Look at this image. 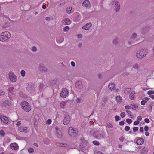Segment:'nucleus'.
<instances>
[{"mask_svg": "<svg viewBox=\"0 0 154 154\" xmlns=\"http://www.w3.org/2000/svg\"><path fill=\"white\" fill-rule=\"evenodd\" d=\"M142 117L141 116H138L137 118V120H138L137 121H141V120H142Z\"/></svg>", "mask_w": 154, "mask_h": 154, "instance_id": "58", "label": "nucleus"}, {"mask_svg": "<svg viewBox=\"0 0 154 154\" xmlns=\"http://www.w3.org/2000/svg\"><path fill=\"white\" fill-rule=\"evenodd\" d=\"M140 131L141 133L143 132V127H140Z\"/></svg>", "mask_w": 154, "mask_h": 154, "instance_id": "57", "label": "nucleus"}, {"mask_svg": "<svg viewBox=\"0 0 154 154\" xmlns=\"http://www.w3.org/2000/svg\"><path fill=\"white\" fill-rule=\"evenodd\" d=\"M116 120V121H118L120 120V118L119 116H116L115 117Z\"/></svg>", "mask_w": 154, "mask_h": 154, "instance_id": "47", "label": "nucleus"}, {"mask_svg": "<svg viewBox=\"0 0 154 154\" xmlns=\"http://www.w3.org/2000/svg\"><path fill=\"white\" fill-rule=\"evenodd\" d=\"M135 92L134 91H132L130 94V98L131 100L134 99V98L135 96Z\"/></svg>", "mask_w": 154, "mask_h": 154, "instance_id": "21", "label": "nucleus"}, {"mask_svg": "<svg viewBox=\"0 0 154 154\" xmlns=\"http://www.w3.org/2000/svg\"><path fill=\"white\" fill-rule=\"evenodd\" d=\"M0 134L1 135L3 136L5 135V133L3 131L1 130L0 131Z\"/></svg>", "mask_w": 154, "mask_h": 154, "instance_id": "44", "label": "nucleus"}, {"mask_svg": "<svg viewBox=\"0 0 154 154\" xmlns=\"http://www.w3.org/2000/svg\"><path fill=\"white\" fill-rule=\"evenodd\" d=\"M22 108L24 111L28 112L31 110V107L29 104L26 101H22L21 104Z\"/></svg>", "mask_w": 154, "mask_h": 154, "instance_id": "2", "label": "nucleus"}, {"mask_svg": "<svg viewBox=\"0 0 154 154\" xmlns=\"http://www.w3.org/2000/svg\"><path fill=\"white\" fill-rule=\"evenodd\" d=\"M0 118L1 121L4 123L7 124L8 122V118L5 116H0Z\"/></svg>", "mask_w": 154, "mask_h": 154, "instance_id": "11", "label": "nucleus"}, {"mask_svg": "<svg viewBox=\"0 0 154 154\" xmlns=\"http://www.w3.org/2000/svg\"><path fill=\"white\" fill-rule=\"evenodd\" d=\"M65 104L66 103L65 102H62L60 103V106L61 108H64Z\"/></svg>", "mask_w": 154, "mask_h": 154, "instance_id": "29", "label": "nucleus"}, {"mask_svg": "<svg viewBox=\"0 0 154 154\" xmlns=\"http://www.w3.org/2000/svg\"><path fill=\"white\" fill-rule=\"evenodd\" d=\"M10 147L13 150H16L18 147L17 144L15 143H13L10 145Z\"/></svg>", "mask_w": 154, "mask_h": 154, "instance_id": "13", "label": "nucleus"}, {"mask_svg": "<svg viewBox=\"0 0 154 154\" xmlns=\"http://www.w3.org/2000/svg\"><path fill=\"white\" fill-rule=\"evenodd\" d=\"M5 94V93L2 90H0V95H4Z\"/></svg>", "mask_w": 154, "mask_h": 154, "instance_id": "53", "label": "nucleus"}, {"mask_svg": "<svg viewBox=\"0 0 154 154\" xmlns=\"http://www.w3.org/2000/svg\"><path fill=\"white\" fill-rule=\"evenodd\" d=\"M138 130V128L137 127H134L133 128V131L135 132Z\"/></svg>", "mask_w": 154, "mask_h": 154, "instance_id": "48", "label": "nucleus"}, {"mask_svg": "<svg viewBox=\"0 0 154 154\" xmlns=\"http://www.w3.org/2000/svg\"><path fill=\"white\" fill-rule=\"evenodd\" d=\"M57 42L58 43H61L63 41L64 39L63 38H61L60 40L57 39Z\"/></svg>", "mask_w": 154, "mask_h": 154, "instance_id": "36", "label": "nucleus"}, {"mask_svg": "<svg viewBox=\"0 0 154 154\" xmlns=\"http://www.w3.org/2000/svg\"><path fill=\"white\" fill-rule=\"evenodd\" d=\"M68 90L66 88L62 90V92L60 94V96L62 97L66 98L68 94Z\"/></svg>", "mask_w": 154, "mask_h": 154, "instance_id": "8", "label": "nucleus"}, {"mask_svg": "<svg viewBox=\"0 0 154 154\" xmlns=\"http://www.w3.org/2000/svg\"><path fill=\"white\" fill-rule=\"evenodd\" d=\"M71 65L73 67H74L75 65V63L73 61H72L71 63Z\"/></svg>", "mask_w": 154, "mask_h": 154, "instance_id": "60", "label": "nucleus"}, {"mask_svg": "<svg viewBox=\"0 0 154 154\" xmlns=\"http://www.w3.org/2000/svg\"><path fill=\"white\" fill-rule=\"evenodd\" d=\"M139 66V65L138 64L136 63L134 65L133 67H138Z\"/></svg>", "mask_w": 154, "mask_h": 154, "instance_id": "63", "label": "nucleus"}, {"mask_svg": "<svg viewBox=\"0 0 154 154\" xmlns=\"http://www.w3.org/2000/svg\"><path fill=\"white\" fill-rule=\"evenodd\" d=\"M126 112L128 114H129L130 116H132L133 115L132 114V113L131 112L129 111L126 110Z\"/></svg>", "mask_w": 154, "mask_h": 154, "instance_id": "49", "label": "nucleus"}, {"mask_svg": "<svg viewBox=\"0 0 154 154\" xmlns=\"http://www.w3.org/2000/svg\"><path fill=\"white\" fill-rule=\"evenodd\" d=\"M126 121L128 124H131L132 123V120L130 119H126Z\"/></svg>", "mask_w": 154, "mask_h": 154, "instance_id": "33", "label": "nucleus"}, {"mask_svg": "<svg viewBox=\"0 0 154 154\" xmlns=\"http://www.w3.org/2000/svg\"><path fill=\"white\" fill-rule=\"evenodd\" d=\"M95 137L96 138L98 139H100L101 137L103 138V136L101 134H100L98 135H96L95 136Z\"/></svg>", "mask_w": 154, "mask_h": 154, "instance_id": "26", "label": "nucleus"}, {"mask_svg": "<svg viewBox=\"0 0 154 154\" xmlns=\"http://www.w3.org/2000/svg\"><path fill=\"white\" fill-rule=\"evenodd\" d=\"M64 24L65 25H69L71 23L70 20L68 18H65L64 20Z\"/></svg>", "mask_w": 154, "mask_h": 154, "instance_id": "19", "label": "nucleus"}, {"mask_svg": "<svg viewBox=\"0 0 154 154\" xmlns=\"http://www.w3.org/2000/svg\"><path fill=\"white\" fill-rule=\"evenodd\" d=\"M139 123V122L138 121H135L134 123V125H137Z\"/></svg>", "mask_w": 154, "mask_h": 154, "instance_id": "51", "label": "nucleus"}, {"mask_svg": "<svg viewBox=\"0 0 154 154\" xmlns=\"http://www.w3.org/2000/svg\"><path fill=\"white\" fill-rule=\"evenodd\" d=\"M92 143L95 145H98L100 144L99 142L97 141H94Z\"/></svg>", "mask_w": 154, "mask_h": 154, "instance_id": "34", "label": "nucleus"}, {"mask_svg": "<svg viewBox=\"0 0 154 154\" xmlns=\"http://www.w3.org/2000/svg\"><path fill=\"white\" fill-rule=\"evenodd\" d=\"M124 124V122L123 121H122L119 122V124L120 125H123Z\"/></svg>", "mask_w": 154, "mask_h": 154, "instance_id": "52", "label": "nucleus"}, {"mask_svg": "<svg viewBox=\"0 0 154 154\" xmlns=\"http://www.w3.org/2000/svg\"><path fill=\"white\" fill-rule=\"evenodd\" d=\"M67 13L68 14H70L74 11V10L72 9L71 7H69L66 9Z\"/></svg>", "mask_w": 154, "mask_h": 154, "instance_id": "20", "label": "nucleus"}, {"mask_svg": "<svg viewBox=\"0 0 154 154\" xmlns=\"http://www.w3.org/2000/svg\"><path fill=\"white\" fill-rule=\"evenodd\" d=\"M114 6L115 7V10L116 12H118L120 8L119 4V2L116 1L115 4Z\"/></svg>", "mask_w": 154, "mask_h": 154, "instance_id": "14", "label": "nucleus"}, {"mask_svg": "<svg viewBox=\"0 0 154 154\" xmlns=\"http://www.w3.org/2000/svg\"><path fill=\"white\" fill-rule=\"evenodd\" d=\"M21 124V122L20 121H18L16 124V125L17 126H19Z\"/></svg>", "mask_w": 154, "mask_h": 154, "instance_id": "56", "label": "nucleus"}, {"mask_svg": "<svg viewBox=\"0 0 154 154\" xmlns=\"http://www.w3.org/2000/svg\"><path fill=\"white\" fill-rule=\"evenodd\" d=\"M144 142V140L142 138L138 139L136 141V143L138 145L142 144Z\"/></svg>", "mask_w": 154, "mask_h": 154, "instance_id": "17", "label": "nucleus"}, {"mask_svg": "<svg viewBox=\"0 0 154 154\" xmlns=\"http://www.w3.org/2000/svg\"><path fill=\"white\" fill-rule=\"evenodd\" d=\"M57 146L59 147H66L67 146L66 143H58L57 144Z\"/></svg>", "mask_w": 154, "mask_h": 154, "instance_id": "23", "label": "nucleus"}, {"mask_svg": "<svg viewBox=\"0 0 154 154\" xmlns=\"http://www.w3.org/2000/svg\"><path fill=\"white\" fill-rule=\"evenodd\" d=\"M82 5L88 8H90L91 7V4L88 0H85L82 3Z\"/></svg>", "mask_w": 154, "mask_h": 154, "instance_id": "9", "label": "nucleus"}, {"mask_svg": "<svg viewBox=\"0 0 154 154\" xmlns=\"http://www.w3.org/2000/svg\"><path fill=\"white\" fill-rule=\"evenodd\" d=\"M51 120L50 119L48 120L46 122V124H50L51 123Z\"/></svg>", "mask_w": 154, "mask_h": 154, "instance_id": "41", "label": "nucleus"}, {"mask_svg": "<svg viewBox=\"0 0 154 154\" xmlns=\"http://www.w3.org/2000/svg\"><path fill=\"white\" fill-rule=\"evenodd\" d=\"M14 88L13 87H10L8 88L9 91L11 93H12L13 91Z\"/></svg>", "mask_w": 154, "mask_h": 154, "instance_id": "31", "label": "nucleus"}, {"mask_svg": "<svg viewBox=\"0 0 154 154\" xmlns=\"http://www.w3.org/2000/svg\"><path fill=\"white\" fill-rule=\"evenodd\" d=\"M75 85L77 88L81 89L83 87L82 82L81 81H79L76 82L75 83Z\"/></svg>", "mask_w": 154, "mask_h": 154, "instance_id": "12", "label": "nucleus"}, {"mask_svg": "<svg viewBox=\"0 0 154 154\" xmlns=\"http://www.w3.org/2000/svg\"><path fill=\"white\" fill-rule=\"evenodd\" d=\"M11 104V101L8 100H6L2 104V106H10Z\"/></svg>", "mask_w": 154, "mask_h": 154, "instance_id": "16", "label": "nucleus"}, {"mask_svg": "<svg viewBox=\"0 0 154 154\" xmlns=\"http://www.w3.org/2000/svg\"><path fill=\"white\" fill-rule=\"evenodd\" d=\"M64 116V118L63 119V122L64 125L68 124L70 121V117L68 113L65 111L62 112Z\"/></svg>", "mask_w": 154, "mask_h": 154, "instance_id": "3", "label": "nucleus"}, {"mask_svg": "<svg viewBox=\"0 0 154 154\" xmlns=\"http://www.w3.org/2000/svg\"><path fill=\"white\" fill-rule=\"evenodd\" d=\"M45 20L47 21H50V18L49 17H46L45 18Z\"/></svg>", "mask_w": 154, "mask_h": 154, "instance_id": "64", "label": "nucleus"}, {"mask_svg": "<svg viewBox=\"0 0 154 154\" xmlns=\"http://www.w3.org/2000/svg\"><path fill=\"white\" fill-rule=\"evenodd\" d=\"M147 94L149 96L151 95V94H154V91H153L150 90L148 91Z\"/></svg>", "mask_w": 154, "mask_h": 154, "instance_id": "27", "label": "nucleus"}, {"mask_svg": "<svg viewBox=\"0 0 154 154\" xmlns=\"http://www.w3.org/2000/svg\"><path fill=\"white\" fill-rule=\"evenodd\" d=\"M137 37V34L135 33H133L132 36L130 37L131 39H135Z\"/></svg>", "mask_w": 154, "mask_h": 154, "instance_id": "22", "label": "nucleus"}, {"mask_svg": "<svg viewBox=\"0 0 154 154\" xmlns=\"http://www.w3.org/2000/svg\"><path fill=\"white\" fill-rule=\"evenodd\" d=\"M9 77L10 80L12 82H14L17 81V76L13 72H10L9 73Z\"/></svg>", "mask_w": 154, "mask_h": 154, "instance_id": "6", "label": "nucleus"}, {"mask_svg": "<svg viewBox=\"0 0 154 154\" xmlns=\"http://www.w3.org/2000/svg\"><path fill=\"white\" fill-rule=\"evenodd\" d=\"M125 112H122L121 113L120 116L122 118H124L125 116Z\"/></svg>", "mask_w": 154, "mask_h": 154, "instance_id": "39", "label": "nucleus"}, {"mask_svg": "<svg viewBox=\"0 0 154 154\" xmlns=\"http://www.w3.org/2000/svg\"><path fill=\"white\" fill-rule=\"evenodd\" d=\"M105 126L108 128H112L113 127V125L110 123H107Z\"/></svg>", "mask_w": 154, "mask_h": 154, "instance_id": "25", "label": "nucleus"}, {"mask_svg": "<svg viewBox=\"0 0 154 154\" xmlns=\"http://www.w3.org/2000/svg\"><path fill=\"white\" fill-rule=\"evenodd\" d=\"M148 127L147 126H145L144 127V130L146 131H147L148 130Z\"/></svg>", "mask_w": 154, "mask_h": 154, "instance_id": "59", "label": "nucleus"}, {"mask_svg": "<svg viewBox=\"0 0 154 154\" xmlns=\"http://www.w3.org/2000/svg\"><path fill=\"white\" fill-rule=\"evenodd\" d=\"M40 70L41 72H45L47 70V68H40Z\"/></svg>", "mask_w": 154, "mask_h": 154, "instance_id": "37", "label": "nucleus"}, {"mask_svg": "<svg viewBox=\"0 0 154 154\" xmlns=\"http://www.w3.org/2000/svg\"><path fill=\"white\" fill-rule=\"evenodd\" d=\"M69 27L68 26H66L64 28L63 31L64 32H67L68 31H69Z\"/></svg>", "mask_w": 154, "mask_h": 154, "instance_id": "32", "label": "nucleus"}, {"mask_svg": "<svg viewBox=\"0 0 154 154\" xmlns=\"http://www.w3.org/2000/svg\"><path fill=\"white\" fill-rule=\"evenodd\" d=\"M28 151L29 153H33L34 151V150L33 148H30L28 149Z\"/></svg>", "mask_w": 154, "mask_h": 154, "instance_id": "30", "label": "nucleus"}, {"mask_svg": "<svg viewBox=\"0 0 154 154\" xmlns=\"http://www.w3.org/2000/svg\"><path fill=\"white\" fill-rule=\"evenodd\" d=\"M92 26V24L91 23H89L84 26L82 27V29H84L86 30H88L89 28Z\"/></svg>", "mask_w": 154, "mask_h": 154, "instance_id": "15", "label": "nucleus"}, {"mask_svg": "<svg viewBox=\"0 0 154 154\" xmlns=\"http://www.w3.org/2000/svg\"><path fill=\"white\" fill-rule=\"evenodd\" d=\"M147 54V52L146 51L142 49L137 52L136 54V56L138 58H142L145 57Z\"/></svg>", "mask_w": 154, "mask_h": 154, "instance_id": "4", "label": "nucleus"}, {"mask_svg": "<svg viewBox=\"0 0 154 154\" xmlns=\"http://www.w3.org/2000/svg\"><path fill=\"white\" fill-rule=\"evenodd\" d=\"M116 99L117 100L118 102L122 100V97L120 96H118L116 97Z\"/></svg>", "mask_w": 154, "mask_h": 154, "instance_id": "38", "label": "nucleus"}, {"mask_svg": "<svg viewBox=\"0 0 154 154\" xmlns=\"http://www.w3.org/2000/svg\"><path fill=\"white\" fill-rule=\"evenodd\" d=\"M37 50V48L35 46H33L32 47V51L33 52H35Z\"/></svg>", "mask_w": 154, "mask_h": 154, "instance_id": "40", "label": "nucleus"}, {"mask_svg": "<svg viewBox=\"0 0 154 154\" xmlns=\"http://www.w3.org/2000/svg\"><path fill=\"white\" fill-rule=\"evenodd\" d=\"M125 108L127 109H130L131 108V106L129 105L125 106Z\"/></svg>", "mask_w": 154, "mask_h": 154, "instance_id": "43", "label": "nucleus"}, {"mask_svg": "<svg viewBox=\"0 0 154 154\" xmlns=\"http://www.w3.org/2000/svg\"><path fill=\"white\" fill-rule=\"evenodd\" d=\"M82 36L81 34H78L77 35V37L78 38H82Z\"/></svg>", "mask_w": 154, "mask_h": 154, "instance_id": "62", "label": "nucleus"}, {"mask_svg": "<svg viewBox=\"0 0 154 154\" xmlns=\"http://www.w3.org/2000/svg\"><path fill=\"white\" fill-rule=\"evenodd\" d=\"M115 86V84L111 83L108 85V88L110 89L111 90H114V87Z\"/></svg>", "mask_w": 154, "mask_h": 154, "instance_id": "18", "label": "nucleus"}, {"mask_svg": "<svg viewBox=\"0 0 154 154\" xmlns=\"http://www.w3.org/2000/svg\"><path fill=\"white\" fill-rule=\"evenodd\" d=\"M18 130L21 132H24L27 133L29 131V129L27 127H20L19 128Z\"/></svg>", "mask_w": 154, "mask_h": 154, "instance_id": "10", "label": "nucleus"}, {"mask_svg": "<svg viewBox=\"0 0 154 154\" xmlns=\"http://www.w3.org/2000/svg\"><path fill=\"white\" fill-rule=\"evenodd\" d=\"M142 151L144 153H146L147 152V150L146 149V148H144L143 149Z\"/></svg>", "mask_w": 154, "mask_h": 154, "instance_id": "46", "label": "nucleus"}, {"mask_svg": "<svg viewBox=\"0 0 154 154\" xmlns=\"http://www.w3.org/2000/svg\"><path fill=\"white\" fill-rule=\"evenodd\" d=\"M146 102H147L146 101H145V100H142L141 101V105H144Z\"/></svg>", "mask_w": 154, "mask_h": 154, "instance_id": "55", "label": "nucleus"}, {"mask_svg": "<svg viewBox=\"0 0 154 154\" xmlns=\"http://www.w3.org/2000/svg\"><path fill=\"white\" fill-rule=\"evenodd\" d=\"M124 137H121L120 138H119V140H120V141H122V142H123V140H124Z\"/></svg>", "mask_w": 154, "mask_h": 154, "instance_id": "61", "label": "nucleus"}, {"mask_svg": "<svg viewBox=\"0 0 154 154\" xmlns=\"http://www.w3.org/2000/svg\"><path fill=\"white\" fill-rule=\"evenodd\" d=\"M94 153L95 154H103L100 151H95Z\"/></svg>", "mask_w": 154, "mask_h": 154, "instance_id": "50", "label": "nucleus"}, {"mask_svg": "<svg viewBox=\"0 0 154 154\" xmlns=\"http://www.w3.org/2000/svg\"><path fill=\"white\" fill-rule=\"evenodd\" d=\"M118 39L117 38H116L114 39L113 41V44L116 45H117L118 43Z\"/></svg>", "mask_w": 154, "mask_h": 154, "instance_id": "28", "label": "nucleus"}, {"mask_svg": "<svg viewBox=\"0 0 154 154\" xmlns=\"http://www.w3.org/2000/svg\"><path fill=\"white\" fill-rule=\"evenodd\" d=\"M78 132L76 129H74L72 127H69L68 129V133L71 136L72 134H76Z\"/></svg>", "mask_w": 154, "mask_h": 154, "instance_id": "7", "label": "nucleus"}, {"mask_svg": "<svg viewBox=\"0 0 154 154\" xmlns=\"http://www.w3.org/2000/svg\"><path fill=\"white\" fill-rule=\"evenodd\" d=\"M144 121L146 123H148L150 122V121H149V120L148 118L145 119H144Z\"/></svg>", "mask_w": 154, "mask_h": 154, "instance_id": "54", "label": "nucleus"}, {"mask_svg": "<svg viewBox=\"0 0 154 154\" xmlns=\"http://www.w3.org/2000/svg\"><path fill=\"white\" fill-rule=\"evenodd\" d=\"M11 37L10 33L7 31L2 32L0 35V41L2 42L8 40Z\"/></svg>", "mask_w": 154, "mask_h": 154, "instance_id": "1", "label": "nucleus"}, {"mask_svg": "<svg viewBox=\"0 0 154 154\" xmlns=\"http://www.w3.org/2000/svg\"><path fill=\"white\" fill-rule=\"evenodd\" d=\"M131 108L132 109L134 110H136L138 108V106L136 105H133L132 104H131Z\"/></svg>", "mask_w": 154, "mask_h": 154, "instance_id": "24", "label": "nucleus"}, {"mask_svg": "<svg viewBox=\"0 0 154 154\" xmlns=\"http://www.w3.org/2000/svg\"><path fill=\"white\" fill-rule=\"evenodd\" d=\"M36 88L35 85L33 83H27L26 84V89L27 90L31 92L34 91L35 90Z\"/></svg>", "mask_w": 154, "mask_h": 154, "instance_id": "5", "label": "nucleus"}, {"mask_svg": "<svg viewBox=\"0 0 154 154\" xmlns=\"http://www.w3.org/2000/svg\"><path fill=\"white\" fill-rule=\"evenodd\" d=\"M21 75L23 77H24L25 75V72L24 70H22L20 72Z\"/></svg>", "mask_w": 154, "mask_h": 154, "instance_id": "35", "label": "nucleus"}, {"mask_svg": "<svg viewBox=\"0 0 154 154\" xmlns=\"http://www.w3.org/2000/svg\"><path fill=\"white\" fill-rule=\"evenodd\" d=\"M44 87V85L43 83L40 84L39 85V88L40 89H42Z\"/></svg>", "mask_w": 154, "mask_h": 154, "instance_id": "42", "label": "nucleus"}, {"mask_svg": "<svg viewBox=\"0 0 154 154\" xmlns=\"http://www.w3.org/2000/svg\"><path fill=\"white\" fill-rule=\"evenodd\" d=\"M130 129V128L128 126H126L124 128L125 131H128Z\"/></svg>", "mask_w": 154, "mask_h": 154, "instance_id": "45", "label": "nucleus"}]
</instances>
